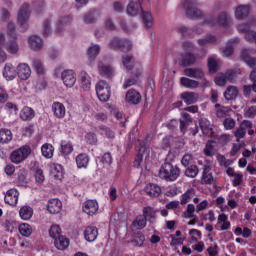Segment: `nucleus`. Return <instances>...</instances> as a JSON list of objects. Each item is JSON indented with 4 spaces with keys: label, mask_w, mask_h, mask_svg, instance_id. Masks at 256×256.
<instances>
[{
    "label": "nucleus",
    "mask_w": 256,
    "mask_h": 256,
    "mask_svg": "<svg viewBox=\"0 0 256 256\" xmlns=\"http://www.w3.org/2000/svg\"><path fill=\"white\" fill-rule=\"evenodd\" d=\"M238 95L239 90L235 86H229L224 92V97L226 101H233L234 99H237Z\"/></svg>",
    "instance_id": "obj_36"
},
{
    "label": "nucleus",
    "mask_w": 256,
    "mask_h": 256,
    "mask_svg": "<svg viewBox=\"0 0 256 256\" xmlns=\"http://www.w3.org/2000/svg\"><path fill=\"white\" fill-rule=\"evenodd\" d=\"M142 215L145 217L146 221L149 223H155L157 219V211L151 206L144 207L142 210Z\"/></svg>",
    "instance_id": "obj_26"
},
{
    "label": "nucleus",
    "mask_w": 256,
    "mask_h": 256,
    "mask_svg": "<svg viewBox=\"0 0 256 256\" xmlns=\"http://www.w3.org/2000/svg\"><path fill=\"white\" fill-rule=\"evenodd\" d=\"M180 83L183 87H186V89H197L201 83L197 80H193L187 77H182L180 79Z\"/></svg>",
    "instance_id": "obj_35"
},
{
    "label": "nucleus",
    "mask_w": 256,
    "mask_h": 256,
    "mask_svg": "<svg viewBox=\"0 0 256 256\" xmlns=\"http://www.w3.org/2000/svg\"><path fill=\"white\" fill-rule=\"evenodd\" d=\"M33 67H34L35 71L38 73V75H43V73H45V68L43 67V63H41V60L34 59Z\"/></svg>",
    "instance_id": "obj_57"
},
{
    "label": "nucleus",
    "mask_w": 256,
    "mask_h": 256,
    "mask_svg": "<svg viewBox=\"0 0 256 256\" xmlns=\"http://www.w3.org/2000/svg\"><path fill=\"white\" fill-rule=\"evenodd\" d=\"M98 159L103 163V165H111L113 163V157L109 152L105 153L102 157H98Z\"/></svg>",
    "instance_id": "obj_64"
},
{
    "label": "nucleus",
    "mask_w": 256,
    "mask_h": 256,
    "mask_svg": "<svg viewBox=\"0 0 256 256\" xmlns=\"http://www.w3.org/2000/svg\"><path fill=\"white\" fill-rule=\"evenodd\" d=\"M54 245L59 251H65V249L69 247V239L63 235L59 236L58 238L54 239Z\"/></svg>",
    "instance_id": "obj_31"
},
{
    "label": "nucleus",
    "mask_w": 256,
    "mask_h": 256,
    "mask_svg": "<svg viewBox=\"0 0 256 256\" xmlns=\"http://www.w3.org/2000/svg\"><path fill=\"white\" fill-rule=\"evenodd\" d=\"M145 193L150 197H159L161 195V187L157 184H148L145 187Z\"/></svg>",
    "instance_id": "obj_30"
},
{
    "label": "nucleus",
    "mask_w": 256,
    "mask_h": 256,
    "mask_svg": "<svg viewBox=\"0 0 256 256\" xmlns=\"http://www.w3.org/2000/svg\"><path fill=\"white\" fill-rule=\"evenodd\" d=\"M204 25H209L210 27H215V25H219L220 27H229V25H231V17L227 12H222L216 20L215 18H206L204 20Z\"/></svg>",
    "instance_id": "obj_7"
},
{
    "label": "nucleus",
    "mask_w": 256,
    "mask_h": 256,
    "mask_svg": "<svg viewBox=\"0 0 256 256\" xmlns=\"http://www.w3.org/2000/svg\"><path fill=\"white\" fill-rule=\"evenodd\" d=\"M131 243L134 247H143V244L145 243V235L141 232H135Z\"/></svg>",
    "instance_id": "obj_38"
},
{
    "label": "nucleus",
    "mask_w": 256,
    "mask_h": 256,
    "mask_svg": "<svg viewBox=\"0 0 256 256\" xmlns=\"http://www.w3.org/2000/svg\"><path fill=\"white\" fill-rule=\"evenodd\" d=\"M5 49L11 55H17V53H19V44H17L15 40H10L6 43Z\"/></svg>",
    "instance_id": "obj_43"
},
{
    "label": "nucleus",
    "mask_w": 256,
    "mask_h": 256,
    "mask_svg": "<svg viewBox=\"0 0 256 256\" xmlns=\"http://www.w3.org/2000/svg\"><path fill=\"white\" fill-rule=\"evenodd\" d=\"M199 3L197 0H185L183 3V9L186 11V16L191 21H197L203 17V12L198 8Z\"/></svg>",
    "instance_id": "obj_3"
},
{
    "label": "nucleus",
    "mask_w": 256,
    "mask_h": 256,
    "mask_svg": "<svg viewBox=\"0 0 256 256\" xmlns=\"http://www.w3.org/2000/svg\"><path fill=\"white\" fill-rule=\"evenodd\" d=\"M195 213V205L188 204L186 211L182 213L183 219H191Z\"/></svg>",
    "instance_id": "obj_56"
},
{
    "label": "nucleus",
    "mask_w": 256,
    "mask_h": 256,
    "mask_svg": "<svg viewBox=\"0 0 256 256\" xmlns=\"http://www.w3.org/2000/svg\"><path fill=\"white\" fill-rule=\"evenodd\" d=\"M97 22V18L95 17V12H88L84 15V23L86 25H91Z\"/></svg>",
    "instance_id": "obj_58"
},
{
    "label": "nucleus",
    "mask_w": 256,
    "mask_h": 256,
    "mask_svg": "<svg viewBox=\"0 0 256 256\" xmlns=\"http://www.w3.org/2000/svg\"><path fill=\"white\" fill-rule=\"evenodd\" d=\"M199 127L206 137H213V128H211V122L207 118L199 119Z\"/></svg>",
    "instance_id": "obj_21"
},
{
    "label": "nucleus",
    "mask_w": 256,
    "mask_h": 256,
    "mask_svg": "<svg viewBox=\"0 0 256 256\" xmlns=\"http://www.w3.org/2000/svg\"><path fill=\"white\" fill-rule=\"evenodd\" d=\"M240 57L249 67H256V58L251 57L248 49H243L240 53Z\"/></svg>",
    "instance_id": "obj_29"
},
{
    "label": "nucleus",
    "mask_w": 256,
    "mask_h": 256,
    "mask_svg": "<svg viewBox=\"0 0 256 256\" xmlns=\"http://www.w3.org/2000/svg\"><path fill=\"white\" fill-rule=\"evenodd\" d=\"M35 117V110L33 108L26 106L20 111V119L22 121H31Z\"/></svg>",
    "instance_id": "obj_32"
},
{
    "label": "nucleus",
    "mask_w": 256,
    "mask_h": 256,
    "mask_svg": "<svg viewBox=\"0 0 256 256\" xmlns=\"http://www.w3.org/2000/svg\"><path fill=\"white\" fill-rule=\"evenodd\" d=\"M176 31L181 35V37H191V35L195 33V29L186 26H178Z\"/></svg>",
    "instance_id": "obj_49"
},
{
    "label": "nucleus",
    "mask_w": 256,
    "mask_h": 256,
    "mask_svg": "<svg viewBox=\"0 0 256 256\" xmlns=\"http://www.w3.org/2000/svg\"><path fill=\"white\" fill-rule=\"evenodd\" d=\"M19 215L24 221H29V219L33 217V208L29 206H23L19 211Z\"/></svg>",
    "instance_id": "obj_40"
},
{
    "label": "nucleus",
    "mask_w": 256,
    "mask_h": 256,
    "mask_svg": "<svg viewBox=\"0 0 256 256\" xmlns=\"http://www.w3.org/2000/svg\"><path fill=\"white\" fill-rule=\"evenodd\" d=\"M132 225L134 227H138V229H145V227H147V220L142 214V215H139L136 217V219H135V221H133Z\"/></svg>",
    "instance_id": "obj_50"
},
{
    "label": "nucleus",
    "mask_w": 256,
    "mask_h": 256,
    "mask_svg": "<svg viewBox=\"0 0 256 256\" xmlns=\"http://www.w3.org/2000/svg\"><path fill=\"white\" fill-rule=\"evenodd\" d=\"M29 155H31V147L25 145L13 151L10 155V160L12 163L19 165V163H23V161H25Z\"/></svg>",
    "instance_id": "obj_6"
},
{
    "label": "nucleus",
    "mask_w": 256,
    "mask_h": 256,
    "mask_svg": "<svg viewBox=\"0 0 256 256\" xmlns=\"http://www.w3.org/2000/svg\"><path fill=\"white\" fill-rule=\"evenodd\" d=\"M98 72L101 77L106 79H113L115 77V67L111 64H105L103 61H98Z\"/></svg>",
    "instance_id": "obj_10"
},
{
    "label": "nucleus",
    "mask_w": 256,
    "mask_h": 256,
    "mask_svg": "<svg viewBox=\"0 0 256 256\" xmlns=\"http://www.w3.org/2000/svg\"><path fill=\"white\" fill-rule=\"evenodd\" d=\"M19 233L23 237H31V234L33 233V228H31V225L27 223H22L19 225Z\"/></svg>",
    "instance_id": "obj_46"
},
{
    "label": "nucleus",
    "mask_w": 256,
    "mask_h": 256,
    "mask_svg": "<svg viewBox=\"0 0 256 256\" xmlns=\"http://www.w3.org/2000/svg\"><path fill=\"white\" fill-rule=\"evenodd\" d=\"M215 43H217V36L213 34H207L198 39V45H200V47H205V45H215Z\"/></svg>",
    "instance_id": "obj_34"
},
{
    "label": "nucleus",
    "mask_w": 256,
    "mask_h": 256,
    "mask_svg": "<svg viewBox=\"0 0 256 256\" xmlns=\"http://www.w3.org/2000/svg\"><path fill=\"white\" fill-rule=\"evenodd\" d=\"M180 63L182 67H191L197 63V56L192 52H184L181 54Z\"/></svg>",
    "instance_id": "obj_15"
},
{
    "label": "nucleus",
    "mask_w": 256,
    "mask_h": 256,
    "mask_svg": "<svg viewBox=\"0 0 256 256\" xmlns=\"http://www.w3.org/2000/svg\"><path fill=\"white\" fill-rule=\"evenodd\" d=\"M196 175H199V168L197 167V165L187 166L185 170V176L194 179Z\"/></svg>",
    "instance_id": "obj_51"
},
{
    "label": "nucleus",
    "mask_w": 256,
    "mask_h": 256,
    "mask_svg": "<svg viewBox=\"0 0 256 256\" xmlns=\"http://www.w3.org/2000/svg\"><path fill=\"white\" fill-rule=\"evenodd\" d=\"M245 135H247V131L241 126H239V128L234 132V137H236L237 143H239V141H241Z\"/></svg>",
    "instance_id": "obj_62"
},
{
    "label": "nucleus",
    "mask_w": 256,
    "mask_h": 256,
    "mask_svg": "<svg viewBox=\"0 0 256 256\" xmlns=\"http://www.w3.org/2000/svg\"><path fill=\"white\" fill-rule=\"evenodd\" d=\"M72 21H73V18L69 15L61 17L57 23V27H56L57 33H62L66 25H71Z\"/></svg>",
    "instance_id": "obj_33"
},
{
    "label": "nucleus",
    "mask_w": 256,
    "mask_h": 256,
    "mask_svg": "<svg viewBox=\"0 0 256 256\" xmlns=\"http://www.w3.org/2000/svg\"><path fill=\"white\" fill-rule=\"evenodd\" d=\"M121 59H122V65L128 71H135V68L137 67V65H140L139 63L135 62V57L131 54L122 55Z\"/></svg>",
    "instance_id": "obj_17"
},
{
    "label": "nucleus",
    "mask_w": 256,
    "mask_h": 256,
    "mask_svg": "<svg viewBox=\"0 0 256 256\" xmlns=\"http://www.w3.org/2000/svg\"><path fill=\"white\" fill-rule=\"evenodd\" d=\"M65 86L73 87L77 83V75L73 70H64L61 74Z\"/></svg>",
    "instance_id": "obj_11"
},
{
    "label": "nucleus",
    "mask_w": 256,
    "mask_h": 256,
    "mask_svg": "<svg viewBox=\"0 0 256 256\" xmlns=\"http://www.w3.org/2000/svg\"><path fill=\"white\" fill-rule=\"evenodd\" d=\"M17 75L22 81H27L31 77V68L27 64H19L17 66Z\"/></svg>",
    "instance_id": "obj_22"
},
{
    "label": "nucleus",
    "mask_w": 256,
    "mask_h": 256,
    "mask_svg": "<svg viewBox=\"0 0 256 256\" xmlns=\"http://www.w3.org/2000/svg\"><path fill=\"white\" fill-rule=\"evenodd\" d=\"M83 212L86 213V215H95L97 211H99V204L96 200H87L84 202L82 206Z\"/></svg>",
    "instance_id": "obj_16"
},
{
    "label": "nucleus",
    "mask_w": 256,
    "mask_h": 256,
    "mask_svg": "<svg viewBox=\"0 0 256 256\" xmlns=\"http://www.w3.org/2000/svg\"><path fill=\"white\" fill-rule=\"evenodd\" d=\"M41 151L43 157H46V159H51L53 157L55 148H53V145L46 143L42 146Z\"/></svg>",
    "instance_id": "obj_48"
},
{
    "label": "nucleus",
    "mask_w": 256,
    "mask_h": 256,
    "mask_svg": "<svg viewBox=\"0 0 256 256\" xmlns=\"http://www.w3.org/2000/svg\"><path fill=\"white\" fill-rule=\"evenodd\" d=\"M208 68L210 73H217V70L219 69L217 60H215L214 58H208Z\"/></svg>",
    "instance_id": "obj_61"
},
{
    "label": "nucleus",
    "mask_w": 256,
    "mask_h": 256,
    "mask_svg": "<svg viewBox=\"0 0 256 256\" xmlns=\"http://www.w3.org/2000/svg\"><path fill=\"white\" fill-rule=\"evenodd\" d=\"M98 129L101 132V135H105L107 137V139H115V132H113V130H111V128L105 126V125H100L98 127Z\"/></svg>",
    "instance_id": "obj_52"
},
{
    "label": "nucleus",
    "mask_w": 256,
    "mask_h": 256,
    "mask_svg": "<svg viewBox=\"0 0 256 256\" xmlns=\"http://www.w3.org/2000/svg\"><path fill=\"white\" fill-rule=\"evenodd\" d=\"M61 153L62 155H71L73 153V145L71 143L61 144Z\"/></svg>",
    "instance_id": "obj_63"
},
{
    "label": "nucleus",
    "mask_w": 256,
    "mask_h": 256,
    "mask_svg": "<svg viewBox=\"0 0 256 256\" xmlns=\"http://www.w3.org/2000/svg\"><path fill=\"white\" fill-rule=\"evenodd\" d=\"M51 175H53V177L58 181H61V179H63V167L59 164H54L51 167Z\"/></svg>",
    "instance_id": "obj_45"
},
{
    "label": "nucleus",
    "mask_w": 256,
    "mask_h": 256,
    "mask_svg": "<svg viewBox=\"0 0 256 256\" xmlns=\"http://www.w3.org/2000/svg\"><path fill=\"white\" fill-rule=\"evenodd\" d=\"M229 111H231V108H229L228 106L215 104V113L218 119H223V117H227V113H229Z\"/></svg>",
    "instance_id": "obj_39"
},
{
    "label": "nucleus",
    "mask_w": 256,
    "mask_h": 256,
    "mask_svg": "<svg viewBox=\"0 0 256 256\" xmlns=\"http://www.w3.org/2000/svg\"><path fill=\"white\" fill-rule=\"evenodd\" d=\"M16 29L17 27L15 26V23L9 22L7 25V35L12 39H17Z\"/></svg>",
    "instance_id": "obj_55"
},
{
    "label": "nucleus",
    "mask_w": 256,
    "mask_h": 256,
    "mask_svg": "<svg viewBox=\"0 0 256 256\" xmlns=\"http://www.w3.org/2000/svg\"><path fill=\"white\" fill-rule=\"evenodd\" d=\"M52 111L57 119H63L65 117V105L60 102H54L52 104Z\"/></svg>",
    "instance_id": "obj_28"
},
{
    "label": "nucleus",
    "mask_w": 256,
    "mask_h": 256,
    "mask_svg": "<svg viewBox=\"0 0 256 256\" xmlns=\"http://www.w3.org/2000/svg\"><path fill=\"white\" fill-rule=\"evenodd\" d=\"M158 175L160 179H164V181H177L181 175V169L171 162H164L159 169Z\"/></svg>",
    "instance_id": "obj_2"
},
{
    "label": "nucleus",
    "mask_w": 256,
    "mask_h": 256,
    "mask_svg": "<svg viewBox=\"0 0 256 256\" xmlns=\"http://www.w3.org/2000/svg\"><path fill=\"white\" fill-rule=\"evenodd\" d=\"M141 99V93L135 89L128 90L125 96V101L129 105H139L141 103Z\"/></svg>",
    "instance_id": "obj_13"
},
{
    "label": "nucleus",
    "mask_w": 256,
    "mask_h": 256,
    "mask_svg": "<svg viewBox=\"0 0 256 256\" xmlns=\"http://www.w3.org/2000/svg\"><path fill=\"white\" fill-rule=\"evenodd\" d=\"M76 165L79 169H85L89 165V156L87 154H79L76 157Z\"/></svg>",
    "instance_id": "obj_41"
},
{
    "label": "nucleus",
    "mask_w": 256,
    "mask_h": 256,
    "mask_svg": "<svg viewBox=\"0 0 256 256\" xmlns=\"http://www.w3.org/2000/svg\"><path fill=\"white\" fill-rule=\"evenodd\" d=\"M63 207V203L57 198L51 199L48 202L47 209L51 215H57V213H61V209Z\"/></svg>",
    "instance_id": "obj_20"
},
{
    "label": "nucleus",
    "mask_w": 256,
    "mask_h": 256,
    "mask_svg": "<svg viewBox=\"0 0 256 256\" xmlns=\"http://www.w3.org/2000/svg\"><path fill=\"white\" fill-rule=\"evenodd\" d=\"M4 201L7 205L15 207V205H17V201H19V192L16 189L8 190L4 197Z\"/></svg>",
    "instance_id": "obj_19"
},
{
    "label": "nucleus",
    "mask_w": 256,
    "mask_h": 256,
    "mask_svg": "<svg viewBox=\"0 0 256 256\" xmlns=\"http://www.w3.org/2000/svg\"><path fill=\"white\" fill-rule=\"evenodd\" d=\"M215 183V178H213V174L211 173V166L204 165L201 184L202 185H213Z\"/></svg>",
    "instance_id": "obj_18"
},
{
    "label": "nucleus",
    "mask_w": 256,
    "mask_h": 256,
    "mask_svg": "<svg viewBox=\"0 0 256 256\" xmlns=\"http://www.w3.org/2000/svg\"><path fill=\"white\" fill-rule=\"evenodd\" d=\"M99 235V230L95 226H88L84 230V238L89 242L93 243Z\"/></svg>",
    "instance_id": "obj_23"
},
{
    "label": "nucleus",
    "mask_w": 256,
    "mask_h": 256,
    "mask_svg": "<svg viewBox=\"0 0 256 256\" xmlns=\"http://www.w3.org/2000/svg\"><path fill=\"white\" fill-rule=\"evenodd\" d=\"M180 97L186 105H194V103L199 101V94L195 92H183Z\"/></svg>",
    "instance_id": "obj_24"
},
{
    "label": "nucleus",
    "mask_w": 256,
    "mask_h": 256,
    "mask_svg": "<svg viewBox=\"0 0 256 256\" xmlns=\"http://www.w3.org/2000/svg\"><path fill=\"white\" fill-rule=\"evenodd\" d=\"M249 13H251V6L249 4H241L237 6L234 11V15L239 21L247 19L249 17Z\"/></svg>",
    "instance_id": "obj_12"
},
{
    "label": "nucleus",
    "mask_w": 256,
    "mask_h": 256,
    "mask_svg": "<svg viewBox=\"0 0 256 256\" xmlns=\"http://www.w3.org/2000/svg\"><path fill=\"white\" fill-rule=\"evenodd\" d=\"M29 3H24L18 10L17 21L23 32L29 29V19L31 17V10H29Z\"/></svg>",
    "instance_id": "obj_4"
},
{
    "label": "nucleus",
    "mask_w": 256,
    "mask_h": 256,
    "mask_svg": "<svg viewBox=\"0 0 256 256\" xmlns=\"http://www.w3.org/2000/svg\"><path fill=\"white\" fill-rule=\"evenodd\" d=\"M63 234H61V227L59 225H52L49 229V236L52 239H58V237H61Z\"/></svg>",
    "instance_id": "obj_53"
},
{
    "label": "nucleus",
    "mask_w": 256,
    "mask_h": 256,
    "mask_svg": "<svg viewBox=\"0 0 256 256\" xmlns=\"http://www.w3.org/2000/svg\"><path fill=\"white\" fill-rule=\"evenodd\" d=\"M193 197H195V189H188L184 194H182L180 203L182 205H187Z\"/></svg>",
    "instance_id": "obj_44"
},
{
    "label": "nucleus",
    "mask_w": 256,
    "mask_h": 256,
    "mask_svg": "<svg viewBox=\"0 0 256 256\" xmlns=\"http://www.w3.org/2000/svg\"><path fill=\"white\" fill-rule=\"evenodd\" d=\"M85 140L86 143H88L89 145H97V134L93 132H88L85 135Z\"/></svg>",
    "instance_id": "obj_59"
},
{
    "label": "nucleus",
    "mask_w": 256,
    "mask_h": 256,
    "mask_svg": "<svg viewBox=\"0 0 256 256\" xmlns=\"http://www.w3.org/2000/svg\"><path fill=\"white\" fill-rule=\"evenodd\" d=\"M251 27H256V19L255 18H252L248 24L247 23L239 24L237 29H238L239 33L246 34L248 31H251Z\"/></svg>",
    "instance_id": "obj_42"
},
{
    "label": "nucleus",
    "mask_w": 256,
    "mask_h": 256,
    "mask_svg": "<svg viewBox=\"0 0 256 256\" xmlns=\"http://www.w3.org/2000/svg\"><path fill=\"white\" fill-rule=\"evenodd\" d=\"M13 139V134L9 129L0 130V143H9Z\"/></svg>",
    "instance_id": "obj_47"
},
{
    "label": "nucleus",
    "mask_w": 256,
    "mask_h": 256,
    "mask_svg": "<svg viewBox=\"0 0 256 256\" xmlns=\"http://www.w3.org/2000/svg\"><path fill=\"white\" fill-rule=\"evenodd\" d=\"M3 76L7 81H13L17 77V70L12 64H7L4 67Z\"/></svg>",
    "instance_id": "obj_27"
},
{
    "label": "nucleus",
    "mask_w": 256,
    "mask_h": 256,
    "mask_svg": "<svg viewBox=\"0 0 256 256\" xmlns=\"http://www.w3.org/2000/svg\"><path fill=\"white\" fill-rule=\"evenodd\" d=\"M184 74L186 77H190L191 79H196V81H201V85L206 86L209 84V81L205 79V72L203 68L194 67V68H186L184 70Z\"/></svg>",
    "instance_id": "obj_8"
},
{
    "label": "nucleus",
    "mask_w": 256,
    "mask_h": 256,
    "mask_svg": "<svg viewBox=\"0 0 256 256\" xmlns=\"http://www.w3.org/2000/svg\"><path fill=\"white\" fill-rule=\"evenodd\" d=\"M96 93L98 99L102 103H107V101L111 98V86L105 80H100L96 84Z\"/></svg>",
    "instance_id": "obj_5"
},
{
    "label": "nucleus",
    "mask_w": 256,
    "mask_h": 256,
    "mask_svg": "<svg viewBox=\"0 0 256 256\" xmlns=\"http://www.w3.org/2000/svg\"><path fill=\"white\" fill-rule=\"evenodd\" d=\"M239 43V38H233L231 40L228 41L227 45L225 46V48L223 49L222 53L224 57H231V55H233V44H237Z\"/></svg>",
    "instance_id": "obj_37"
},
{
    "label": "nucleus",
    "mask_w": 256,
    "mask_h": 256,
    "mask_svg": "<svg viewBox=\"0 0 256 256\" xmlns=\"http://www.w3.org/2000/svg\"><path fill=\"white\" fill-rule=\"evenodd\" d=\"M133 48V44L128 39H122V43L120 45V51L122 53H129Z\"/></svg>",
    "instance_id": "obj_54"
},
{
    "label": "nucleus",
    "mask_w": 256,
    "mask_h": 256,
    "mask_svg": "<svg viewBox=\"0 0 256 256\" xmlns=\"http://www.w3.org/2000/svg\"><path fill=\"white\" fill-rule=\"evenodd\" d=\"M99 53H101V46L97 44H92L86 52L87 59H88V65L92 66L93 63H95V59L99 56Z\"/></svg>",
    "instance_id": "obj_14"
},
{
    "label": "nucleus",
    "mask_w": 256,
    "mask_h": 256,
    "mask_svg": "<svg viewBox=\"0 0 256 256\" xmlns=\"http://www.w3.org/2000/svg\"><path fill=\"white\" fill-rule=\"evenodd\" d=\"M143 73V68L141 64H137L135 70L132 71V77L125 80L123 84V89H129V87H133V85H137L139 83V79Z\"/></svg>",
    "instance_id": "obj_9"
},
{
    "label": "nucleus",
    "mask_w": 256,
    "mask_h": 256,
    "mask_svg": "<svg viewBox=\"0 0 256 256\" xmlns=\"http://www.w3.org/2000/svg\"><path fill=\"white\" fill-rule=\"evenodd\" d=\"M81 83L83 89H89L91 87V80H89V75L85 72L81 73Z\"/></svg>",
    "instance_id": "obj_60"
},
{
    "label": "nucleus",
    "mask_w": 256,
    "mask_h": 256,
    "mask_svg": "<svg viewBox=\"0 0 256 256\" xmlns=\"http://www.w3.org/2000/svg\"><path fill=\"white\" fill-rule=\"evenodd\" d=\"M144 5H149V0H138V3L130 1L126 7V13L129 17H137L139 13H142L143 23L149 29L153 27V16H151V13L143 11Z\"/></svg>",
    "instance_id": "obj_1"
},
{
    "label": "nucleus",
    "mask_w": 256,
    "mask_h": 256,
    "mask_svg": "<svg viewBox=\"0 0 256 256\" xmlns=\"http://www.w3.org/2000/svg\"><path fill=\"white\" fill-rule=\"evenodd\" d=\"M28 43L32 51H40V49H43V39L37 35L30 36Z\"/></svg>",
    "instance_id": "obj_25"
}]
</instances>
